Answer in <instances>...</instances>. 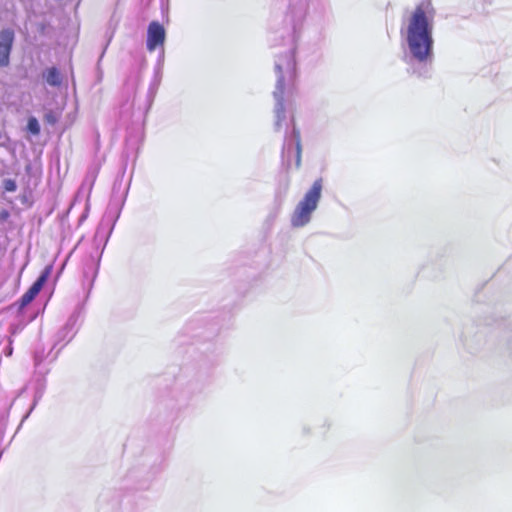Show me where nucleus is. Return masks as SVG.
Returning a JSON list of instances; mask_svg holds the SVG:
<instances>
[{
    "label": "nucleus",
    "instance_id": "obj_15",
    "mask_svg": "<svg viewBox=\"0 0 512 512\" xmlns=\"http://www.w3.org/2000/svg\"><path fill=\"white\" fill-rule=\"evenodd\" d=\"M42 397V391H37L35 396H34V402L30 408V410L27 412V414L23 417L22 421H24L28 416L29 414L31 413V411L35 408L38 400Z\"/></svg>",
    "mask_w": 512,
    "mask_h": 512
},
{
    "label": "nucleus",
    "instance_id": "obj_18",
    "mask_svg": "<svg viewBox=\"0 0 512 512\" xmlns=\"http://www.w3.org/2000/svg\"><path fill=\"white\" fill-rule=\"evenodd\" d=\"M289 77L294 80L295 79V76H296V72H295V66L293 63H290L289 64Z\"/></svg>",
    "mask_w": 512,
    "mask_h": 512
},
{
    "label": "nucleus",
    "instance_id": "obj_16",
    "mask_svg": "<svg viewBox=\"0 0 512 512\" xmlns=\"http://www.w3.org/2000/svg\"><path fill=\"white\" fill-rule=\"evenodd\" d=\"M45 121L51 125H54L56 122H57V117L55 116V114L53 112H48L45 114V117H44Z\"/></svg>",
    "mask_w": 512,
    "mask_h": 512
},
{
    "label": "nucleus",
    "instance_id": "obj_4",
    "mask_svg": "<svg viewBox=\"0 0 512 512\" xmlns=\"http://www.w3.org/2000/svg\"><path fill=\"white\" fill-rule=\"evenodd\" d=\"M81 316V308L78 307L75 311L69 316L65 325L57 332L55 339L56 345L63 343V346L69 343L74 336L76 335L78 328L80 326L79 319Z\"/></svg>",
    "mask_w": 512,
    "mask_h": 512
},
{
    "label": "nucleus",
    "instance_id": "obj_12",
    "mask_svg": "<svg viewBox=\"0 0 512 512\" xmlns=\"http://www.w3.org/2000/svg\"><path fill=\"white\" fill-rule=\"evenodd\" d=\"M28 130L34 134V135H38L40 133V126H39V123L37 121L36 118L34 117H31L29 120H28Z\"/></svg>",
    "mask_w": 512,
    "mask_h": 512
},
{
    "label": "nucleus",
    "instance_id": "obj_11",
    "mask_svg": "<svg viewBox=\"0 0 512 512\" xmlns=\"http://www.w3.org/2000/svg\"><path fill=\"white\" fill-rule=\"evenodd\" d=\"M50 270V267H46L40 276L36 279V281L32 284L38 291H41L44 284L46 283Z\"/></svg>",
    "mask_w": 512,
    "mask_h": 512
},
{
    "label": "nucleus",
    "instance_id": "obj_7",
    "mask_svg": "<svg viewBox=\"0 0 512 512\" xmlns=\"http://www.w3.org/2000/svg\"><path fill=\"white\" fill-rule=\"evenodd\" d=\"M276 68H277V72H278L279 76H278L276 90L274 92V95L279 100V105H280L279 110L281 113H283L284 112L283 96L285 93V83H284V77L282 75L281 67L279 65H277Z\"/></svg>",
    "mask_w": 512,
    "mask_h": 512
},
{
    "label": "nucleus",
    "instance_id": "obj_14",
    "mask_svg": "<svg viewBox=\"0 0 512 512\" xmlns=\"http://www.w3.org/2000/svg\"><path fill=\"white\" fill-rule=\"evenodd\" d=\"M301 152H302L301 143H300V140L298 139L297 143H296V167L297 168H299L301 165Z\"/></svg>",
    "mask_w": 512,
    "mask_h": 512
},
{
    "label": "nucleus",
    "instance_id": "obj_8",
    "mask_svg": "<svg viewBox=\"0 0 512 512\" xmlns=\"http://www.w3.org/2000/svg\"><path fill=\"white\" fill-rule=\"evenodd\" d=\"M46 82L51 86H59L62 82V77L56 67H51L44 73Z\"/></svg>",
    "mask_w": 512,
    "mask_h": 512
},
{
    "label": "nucleus",
    "instance_id": "obj_1",
    "mask_svg": "<svg viewBox=\"0 0 512 512\" xmlns=\"http://www.w3.org/2000/svg\"><path fill=\"white\" fill-rule=\"evenodd\" d=\"M435 10L430 1L418 4L407 20L406 39L414 58L426 61L433 48V19Z\"/></svg>",
    "mask_w": 512,
    "mask_h": 512
},
{
    "label": "nucleus",
    "instance_id": "obj_10",
    "mask_svg": "<svg viewBox=\"0 0 512 512\" xmlns=\"http://www.w3.org/2000/svg\"><path fill=\"white\" fill-rule=\"evenodd\" d=\"M50 270V267H46L40 276L36 279V281L32 284L38 291H41L44 284L46 283Z\"/></svg>",
    "mask_w": 512,
    "mask_h": 512
},
{
    "label": "nucleus",
    "instance_id": "obj_13",
    "mask_svg": "<svg viewBox=\"0 0 512 512\" xmlns=\"http://www.w3.org/2000/svg\"><path fill=\"white\" fill-rule=\"evenodd\" d=\"M3 188L6 192H14L17 188L16 182L12 179H6L3 182Z\"/></svg>",
    "mask_w": 512,
    "mask_h": 512
},
{
    "label": "nucleus",
    "instance_id": "obj_3",
    "mask_svg": "<svg viewBox=\"0 0 512 512\" xmlns=\"http://www.w3.org/2000/svg\"><path fill=\"white\" fill-rule=\"evenodd\" d=\"M114 226H97L93 243L96 247V249H101L100 254L103 253V250L113 232ZM99 255L98 260L96 263H94L93 257H90L88 263L86 264L84 271H83V277L84 281H88V293L91 291L94 281L97 277L98 270H99V262H100Z\"/></svg>",
    "mask_w": 512,
    "mask_h": 512
},
{
    "label": "nucleus",
    "instance_id": "obj_2",
    "mask_svg": "<svg viewBox=\"0 0 512 512\" xmlns=\"http://www.w3.org/2000/svg\"><path fill=\"white\" fill-rule=\"evenodd\" d=\"M322 192V179H317L298 203L293 214V224H307L318 206Z\"/></svg>",
    "mask_w": 512,
    "mask_h": 512
},
{
    "label": "nucleus",
    "instance_id": "obj_17",
    "mask_svg": "<svg viewBox=\"0 0 512 512\" xmlns=\"http://www.w3.org/2000/svg\"><path fill=\"white\" fill-rule=\"evenodd\" d=\"M13 340L9 338L8 345L4 348V355L7 357H10L13 354V347H12Z\"/></svg>",
    "mask_w": 512,
    "mask_h": 512
},
{
    "label": "nucleus",
    "instance_id": "obj_5",
    "mask_svg": "<svg viewBox=\"0 0 512 512\" xmlns=\"http://www.w3.org/2000/svg\"><path fill=\"white\" fill-rule=\"evenodd\" d=\"M165 29L164 27L157 21H152L148 26L147 31V49L152 52L158 46H162L165 42Z\"/></svg>",
    "mask_w": 512,
    "mask_h": 512
},
{
    "label": "nucleus",
    "instance_id": "obj_6",
    "mask_svg": "<svg viewBox=\"0 0 512 512\" xmlns=\"http://www.w3.org/2000/svg\"><path fill=\"white\" fill-rule=\"evenodd\" d=\"M14 41V32L11 29L2 30L0 33V66L9 64V56Z\"/></svg>",
    "mask_w": 512,
    "mask_h": 512
},
{
    "label": "nucleus",
    "instance_id": "obj_9",
    "mask_svg": "<svg viewBox=\"0 0 512 512\" xmlns=\"http://www.w3.org/2000/svg\"><path fill=\"white\" fill-rule=\"evenodd\" d=\"M40 291L36 289L33 285L22 295L20 299V307H25L30 304L35 297L39 294Z\"/></svg>",
    "mask_w": 512,
    "mask_h": 512
}]
</instances>
